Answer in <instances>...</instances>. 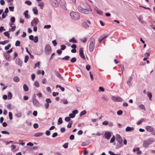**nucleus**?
<instances>
[{
  "mask_svg": "<svg viewBox=\"0 0 155 155\" xmlns=\"http://www.w3.org/2000/svg\"><path fill=\"white\" fill-rule=\"evenodd\" d=\"M23 88L24 90L25 91H27L28 90V88L27 85L26 84H24L23 86Z\"/></svg>",
  "mask_w": 155,
  "mask_h": 155,
  "instance_id": "obj_27",
  "label": "nucleus"
},
{
  "mask_svg": "<svg viewBox=\"0 0 155 155\" xmlns=\"http://www.w3.org/2000/svg\"><path fill=\"white\" fill-rule=\"evenodd\" d=\"M54 74L56 75L57 77L59 79H61L62 80H64L63 78L61 76L60 74L59 73V72L57 71H54Z\"/></svg>",
  "mask_w": 155,
  "mask_h": 155,
  "instance_id": "obj_13",
  "label": "nucleus"
},
{
  "mask_svg": "<svg viewBox=\"0 0 155 155\" xmlns=\"http://www.w3.org/2000/svg\"><path fill=\"white\" fill-rule=\"evenodd\" d=\"M40 64V63L39 62H37V63H35V64L34 68H35L36 67H39Z\"/></svg>",
  "mask_w": 155,
  "mask_h": 155,
  "instance_id": "obj_59",
  "label": "nucleus"
},
{
  "mask_svg": "<svg viewBox=\"0 0 155 155\" xmlns=\"http://www.w3.org/2000/svg\"><path fill=\"white\" fill-rule=\"evenodd\" d=\"M132 77L130 76L128 80L127 81V83L129 85H130L131 81H132Z\"/></svg>",
  "mask_w": 155,
  "mask_h": 155,
  "instance_id": "obj_26",
  "label": "nucleus"
},
{
  "mask_svg": "<svg viewBox=\"0 0 155 155\" xmlns=\"http://www.w3.org/2000/svg\"><path fill=\"white\" fill-rule=\"evenodd\" d=\"M61 102L63 103L64 104H67L68 103V101L66 99H62L61 100Z\"/></svg>",
  "mask_w": 155,
  "mask_h": 155,
  "instance_id": "obj_30",
  "label": "nucleus"
},
{
  "mask_svg": "<svg viewBox=\"0 0 155 155\" xmlns=\"http://www.w3.org/2000/svg\"><path fill=\"white\" fill-rule=\"evenodd\" d=\"M90 43L89 45V49L90 52H93L95 46V39L94 38H91L89 40Z\"/></svg>",
  "mask_w": 155,
  "mask_h": 155,
  "instance_id": "obj_3",
  "label": "nucleus"
},
{
  "mask_svg": "<svg viewBox=\"0 0 155 155\" xmlns=\"http://www.w3.org/2000/svg\"><path fill=\"white\" fill-rule=\"evenodd\" d=\"M68 143H64L63 145V147L64 148L66 149V148H67L68 147Z\"/></svg>",
  "mask_w": 155,
  "mask_h": 155,
  "instance_id": "obj_54",
  "label": "nucleus"
},
{
  "mask_svg": "<svg viewBox=\"0 0 155 155\" xmlns=\"http://www.w3.org/2000/svg\"><path fill=\"white\" fill-rule=\"evenodd\" d=\"M1 133L3 134H9V133L6 130H3L1 131Z\"/></svg>",
  "mask_w": 155,
  "mask_h": 155,
  "instance_id": "obj_61",
  "label": "nucleus"
},
{
  "mask_svg": "<svg viewBox=\"0 0 155 155\" xmlns=\"http://www.w3.org/2000/svg\"><path fill=\"white\" fill-rule=\"evenodd\" d=\"M65 120L66 121V122H69L71 120V119H70V118L69 117H66L65 118Z\"/></svg>",
  "mask_w": 155,
  "mask_h": 155,
  "instance_id": "obj_56",
  "label": "nucleus"
},
{
  "mask_svg": "<svg viewBox=\"0 0 155 155\" xmlns=\"http://www.w3.org/2000/svg\"><path fill=\"white\" fill-rule=\"evenodd\" d=\"M56 88L59 87V88L61 89L62 91L63 92L64 91L65 89L64 87H61V85H57L56 86Z\"/></svg>",
  "mask_w": 155,
  "mask_h": 155,
  "instance_id": "obj_29",
  "label": "nucleus"
},
{
  "mask_svg": "<svg viewBox=\"0 0 155 155\" xmlns=\"http://www.w3.org/2000/svg\"><path fill=\"white\" fill-rule=\"evenodd\" d=\"M116 137V140L118 143L116 146V148L118 149L122 147L123 145L122 143V139L121 137L119 134H117Z\"/></svg>",
  "mask_w": 155,
  "mask_h": 155,
  "instance_id": "obj_2",
  "label": "nucleus"
},
{
  "mask_svg": "<svg viewBox=\"0 0 155 155\" xmlns=\"http://www.w3.org/2000/svg\"><path fill=\"white\" fill-rule=\"evenodd\" d=\"M25 3L26 4H27L28 5H31L32 3L30 1L27 0L25 1Z\"/></svg>",
  "mask_w": 155,
  "mask_h": 155,
  "instance_id": "obj_49",
  "label": "nucleus"
},
{
  "mask_svg": "<svg viewBox=\"0 0 155 155\" xmlns=\"http://www.w3.org/2000/svg\"><path fill=\"white\" fill-rule=\"evenodd\" d=\"M33 105L36 107L39 106V103L38 101L37 100L35 99L32 100Z\"/></svg>",
  "mask_w": 155,
  "mask_h": 155,
  "instance_id": "obj_15",
  "label": "nucleus"
},
{
  "mask_svg": "<svg viewBox=\"0 0 155 155\" xmlns=\"http://www.w3.org/2000/svg\"><path fill=\"white\" fill-rule=\"evenodd\" d=\"M56 52L58 54L60 55L62 53V51L61 49H58L57 51Z\"/></svg>",
  "mask_w": 155,
  "mask_h": 155,
  "instance_id": "obj_64",
  "label": "nucleus"
},
{
  "mask_svg": "<svg viewBox=\"0 0 155 155\" xmlns=\"http://www.w3.org/2000/svg\"><path fill=\"white\" fill-rule=\"evenodd\" d=\"M73 124V121H71L69 122L67 126V127L68 128H70L71 127V125Z\"/></svg>",
  "mask_w": 155,
  "mask_h": 155,
  "instance_id": "obj_43",
  "label": "nucleus"
},
{
  "mask_svg": "<svg viewBox=\"0 0 155 155\" xmlns=\"http://www.w3.org/2000/svg\"><path fill=\"white\" fill-rule=\"evenodd\" d=\"M34 42L35 43H36L38 41V37L37 36H35L34 37Z\"/></svg>",
  "mask_w": 155,
  "mask_h": 155,
  "instance_id": "obj_37",
  "label": "nucleus"
},
{
  "mask_svg": "<svg viewBox=\"0 0 155 155\" xmlns=\"http://www.w3.org/2000/svg\"><path fill=\"white\" fill-rule=\"evenodd\" d=\"M8 99H11L12 97V94L10 92H9L8 93Z\"/></svg>",
  "mask_w": 155,
  "mask_h": 155,
  "instance_id": "obj_38",
  "label": "nucleus"
},
{
  "mask_svg": "<svg viewBox=\"0 0 155 155\" xmlns=\"http://www.w3.org/2000/svg\"><path fill=\"white\" fill-rule=\"evenodd\" d=\"M83 51L84 50L83 48H80L79 50L80 56L82 59H85V57Z\"/></svg>",
  "mask_w": 155,
  "mask_h": 155,
  "instance_id": "obj_9",
  "label": "nucleus"
},
{
  "mask_svg": "<svg viewBox=\"0 0 155 155\" xmlns=\"http://www.w3.org/2000/svg\"><path fill=\"white\" fill-rule=\"evenodd\" d=\"M74 138V136L73 134L71 135L69 137V139L71 140H73Z\"/></svg>",
  "mask_w": 155,
  "mask_h": 155,
  "instance_id": "obj_60",
  "label": "nucleus"
},
{
  "mask_svg": "<svg viewBox=\"0 0 155 155\" xmlns=\"http://www.w3.org/2000/svg\"><path fill=\"white\" fill-rule=\"evenodd\" d=\"M9 32L8 31H5L4 33V35L6 37H8V39H9L10 38V34L9 33Z\"/></svg>",
  "mask_w": 155,
  "mask_h": 155,
  "instance_id": "obj_28",
  "label": "nucleus"
},
{
  "mask_svg": "<svg viewBox=\"0 0 155 155\" xmlns=\"http://www.w3.org/2000/svg\"><path fill=\"white\" fill-rule=\"evenodd\" d=\"M70 57L69 56L67 55L66 56L63 58H58V59H61L62 60H66V61H68L69 59V58Z\"/></svg>",
  "mask_w": 155,
  "mask_h": 155,
  "instance_id": "obj_19",
  "label": "nucleus"
},
{
  "mask_svg": "<svg viewBox=\"0 0 155 155\" xmlns=\"http://www.w3.org/2000/svg\"><path fill=\"white\" fill-rule=\"evenodd\" d=\"M86 68L87 71H89L91 69V66L89 65H87L86 66Z\"/></svg>",
  "mask_w": 155,
  "mask_h": 155,
  "instance_id": "obj_57",
  "label": "nucleus"
},
{
  "mask_svg": "<svg viewBox=\"0 0 155 155\" xmlns=\"http://www.w3.org/2000/svg\"><path fill=\"white\" fill-rule=\"evenodd\" d=\"M14 80L16 82H18L20 81V79L18 76H15L13 78Z\"/></svg>",
  "mask_w": 155,
  "mask_h": 155,
  "instance_id": "obj_31",
  "label": "nucleus"
},
{
  "mask_svg": "<svg viewBox=\"0 0 155 155\" xmlns=\"http://www.w3.org/2000/svg\"><path fill=\"white\" fill-rule=\"evenodd\" d=\"M61 49L62 50H64L66 48V46L65 45H61Z\"/></svg>",
  "mask_w": 155,
  "mask_h": 155,
  "instance_id": "obj_51",
  "label": "nucleus"
},
{
  "mask_svg": "<svg viewBox=\"0 0 155 155\" xmlns=\"http://www.w3.org/2000/svg\"><path fill=\"white\" fill-rule=\"evenodd\" d=\"M81 41L83 43H85L87 41V38L86 37L83 38L82 39H81Z\"/></svg>",
  "mask_w": 155,
  "mask_h": 155,
  "instance_id": "obj_41",
  "label": "nucleus"
},
{
  "mask_svg": "<svg viewBox=\"0 0 155 155\" xmlns=\"http://www.w3.org/2000/svg\"><path fill=\"white\" fill-rule=\"evenodd\" d=\"M139 107L141 109H142L144 110H146L145 107L143 104H139Z\"/></svg>",
  "mask_w": 155,
  "mask_h": 155,
  "instance_id": "obj_34",
  "label": "nucleus"
},
{
  "mask_svg": "<svg viewBox=\"0 0 155 155\" xmlns=\"http://www.w3.org/2000/svg\"><path fill=\"white\" fill-rule=\"evenodd\" d=\"M134 129V128L133 127H129V126H128L126 128V131L127 132H128V131H133Z\"/></svg>",
  "mask_w": 155,
  "mask_h": 155,
  "instance_id": "obj_17",
  "label": "nucleus"
},
{
  "mask_svg": "<svg viewBox=\"0 0 155 155\" xmlns=\"http://www.w3.org/2000/svg\"><path fill=\"white\" fill-rule=\"evenodd\" d=\"M104 135L105 137L107 140H109L111 136V134L110 132H106L105 133Z\"/></svg>",
  "mask_w": 155,
  "mask_h": 155,
  "instance_id": "obj_14",
  "label": "nucleus"
},
{
  "mask_svg": "<svg viewBox=\"0 0 155 155\" xmlns=\"http://www.w3.org/2000/svg\"><path fill=\"white\" fill-rule=\"evenodd\" d=\"M111 99L113 101H115L120 102L122 100V99L121 97L116 96H112Z\"/></svg>",
  "mask_w": 155,
  "mask_h": 155,
  "instance_id": "obj_8",
  "label": "nucleus"
},
{
  "mask_svg": "<svg viewBox=\"0 0 155 155\" xmlns=\"http://www.w3.org/2000/svg\"><path fill=\"white\" fill-rule=\"evenodd\" d=\"M69 41L70 42L74 43H76L77 42V41L75 40L74 38H72L71 39L69 40Z\"/></svg>",
  "mask_w": 155,
  "mask_h": 155,
  "instance_id": "obj_24",
  "label": "nucleus"
},
{
  "mask_svg": "<svg viewBox=\"0 0 155 155\" xmlns=\"http://www.w3.org/2000/svg\"><path fill=\"white\" fill-rule=\"evenodd\" d=\"M43 133L42 132L37 133L35 134L34 135V136L36 137H38L42 136Z\"/></svg>",
  "mask_w": 155,
  "mask_h": 155,
  "instance_id": "obj_20",
  "label": "nucleus"
},
{
  "mask_svg": "<svg viewBox=\"0 0 155 155\" xmlns=\"http://www.w3.org/2000/svg\"><path fill=\"white\" fill-rule=\"evenodd\" d=\"M21 113L20 112H18L15 114V116L18 118L21 117Z\"/></svg>",
  "mask_w": 155,
  "mask_h": 155,
  "instance_id": "obj_35",
  "label": "nucleus"
},
{
  "mask_svg": "<svg viewBox=\"0 0 155 155\" xmlns=\"http://www.w3.org/2000/svg\"><path fill=\"white\" fill-rule=\"evenodd\" d=\"M9 143H13V144H19L20 145H21L23 146H24L25 145V143L24 142L19 143L16 142H14V141H10Z\"/></svg>",
  "mask_w": 155,
  "mask_h": 155,
  "instance_id": "obj_21",
  "label": "nucleus"
},
{
  "mask_svg": "<svg viewBox=\"0 0 155 155\" xmlns=\"http://www.w3.org/2000/svg\"><path fill=\"white\" fill-rule=\"evenodd\" d=\"M63 122V121L62 120V118L61 117H59L58 120V124H61Z\"/></svg>",
  "mask_w": 155,
  "mask_h": 155,
  "instance_id": "obj_36",
  "label": "nucleus"
},
{
  "mask_svg": "<svg viewBox=\"0 0 155 155\" xmlns=\"http://www.w3.org/2000/svg\"><path fill=\"white\" fill-rule=\"evenodd\" d=\"M91 24V22L89 20L84 21L83 22L82 24V26L84 28L87 29L89 28V25H90Z\"/></svg>",
  "mask_w": 155,
  "mask_h": 155,
  "instance_id": "obj_7",
  "label": "nucleus"
},
{
  "mask_svg": "<svg viewBox=\"0 0 155 155\" xmlns=\"http://www.w3.org/2000/svg\"><path fill=\"white\" fill-rule=\"evenodd\" d=\"M33 11L34 14L37 15L38 14V11L36 7L33 8Z\"/></svg>",
  "mask_w": 155,
  "mask_h": 155,
  "instance_id": "obj_23",
  "label": "nucleus"
},
{
  "mask_svg": "<svg viewBox=\"0 0 155 155\" xmlns=\"http://www.w3.org/2000/svg\"><path fill=\"white\" fill-rule=\"evenodd\" d=\"M11 44H8L7 46H5V50H8L9 48L11 47Z\"/></svg>",
  "mask_w": 155,
  "mask_h": 155,
  "instance_id": "obj_47",
  "label": "nucleus"
},
{
  "mask_svg": "<svg viewBox=\"0 0 155 155\" xmlns=\"http://www.w3.org/2000/svg\"><path fill=\"white\" fill-rule=\"evenodd\" d=\"M49 106V103H46L45 104H44V106H45V108L46 109H47L48 108Z\"/></svg>",
  "mask_w": 155,
  "mask_h": 155,
  "instance_id": "obj_50",
  "label": "nucleus"
},
{
  "mask_svg": "<svg viewBox=\"0 0 155 155\" xmlns=\"http://www.w3.org/2000/svg\"><path fill=\"white\" fill-rule=\"evenodd\" d=\"M154 142L153 138H150L144 141L143 146L145 147H147L151 143Z\"/></svg>",
  "mask_w": 155,
  "mask_h": 155,
  "instance_id": "obj_6",
  "label": "nucleus"
},
{
  "mask_svg": "<svg viewBox=\"0 0 155 155\" xmlns=\"http://www.w3.org/2000/svg\"><path fill=\"white\" fill-rule=\"evenodd\" d=\"M20 44V41H17L15 43V45L16 46H19Z\"/></svg>",
  "mask_w": 155,
  "mask_h": 155,
  "instance_id": "obj_46",
  "label": "nucleus"
},
{
  "mask_svg": "<svg viewBox=\"0 0 155 155\" xmlns=\"http://www.w3.org/2000/svg\"><path fill=\"white\" fill-rule=\"evenodd\" d=\"M15 63L16 64L21 67L22 65V61L21 59L19 58H17L15 60Z\"/></svg>",
  "mask_w": 155,
  "mask_h": 155,
  "instance_id": "obj_12",
  "label": "nucleus"
},
{
  "mask_svg": "<svg viewBox=\"0 0 155 155\" xmlns=\"http://www.w3.org/2000/svg\"><path fill=\"white\" fill-rule=\"evenodd\" d=\"M147 96L148 97L149 99L150 100H151V98L152 97V94L148 91H147Z\"/></svg>",
  "mask_w": 155,
  "mask_h": 155,
  "instance_id": "obj_25",
  "label": "nucleus"
},
{
  "mask_svg": "<svg viewBox=\"0 0 155 155\" xmlns=\"http://www.w3.org/2000/svg\"><path fill=\"white\" fill-rule=\"evenodd\" d=\"M3 55L5 57L6 60H9L10 57V56L9 55L7 54V53L6 52H4L3 53Z\"/></svg>",
  "mask_w": 155,
  "mask_h": 155,
  "instance_id": "obj_18",
  "label": "nucleus"
},
{
  "mask_svg": "<svg viewBox=\"0 0 155 155\" xmlns=\"http://www.w3.org/2000/svg\"><path fill=\"white\" fill-rule=\"evenodd\" d=\"M50 2L54 7H57L58 5V3L57 0H50Z\"/></svg>",
  "mask_w": 155,
  "mask_h": 155,
  "instance_id": "obj_10",
  "label": "nucleus"
},
{
  "mask_svg": "<svg viewBox=\"0 0 155 155\" xmlns=\"http://www.w3.org/2000/svg\"><path fill=\"white\" fill-rule=\"evenodd\" d=\"M83 5L84 8L79 6L78 7V10L82 13L86 14H89L90 13L89 11H92L90 6L86 3H83Z\"/></svg>",
  "mask_w": 155,
  "mask_h": 155,
  "instance_id": "obj_1",
  "label": "nucleus"
},
{
  "mask_svg": "<svg viewBox=\"0 0 155 155\" xmlns=\"http://www.w3.org/2000/svg\"><path fill=\"white\" fill-rule=\"evenodd\" d=\"M44 3L43 2H39L38 4V5L40 6V8L41 9H43V7L44 6Z\"/></svg>",
  "mask_w": 155,
  "mask_h": 155,
  "instance_id": "obj_22",
  "label": "nucleus"
},
{
  "mask_svg": "<svg viewBox=\"0 0 155 155\" xmlns=\"http://www.w3.org/2000/svg\"><path fill=\"white\" fill-rule=\"evenodd\" d=\"M29 59V56L28 55H26L25 57L24 62L25 63H27Z\"/></svg>",
  "mask_w": 155,
  "mask_h": 155,
  "instance_id": "obj_48",
  "label": "nucleus"
},
{
  "mask_svg": "<svg viewBox=\"0 0 155 155\" xmlns=\"http://www.w3.org/2000/svg\"><path fill=\"white\" fill-rule=\"evenodd\" d=\"M24 15H25V18H30V16L29 15H28V13H24Z\"/></svg>",
  "mask_w": 155,
  "mask_h": 155,
  "instance_id": "obj_55",
  "label": "nucleus"
},
{
  "mask_svg": "<svg viewBox=\"0 0 155 155\" xmlns=\"http://www.w3.org/2000/svg\"><path fill=\"white\" fill-rule=\"evenodd\" d=\"M75 116V115L72 113H71L69 114V117L70 118H74Z\"/></svg>",
  "mask_w": 155,
  "mask_h": 155,
  "instance_id": "obj_62",
  "label": "nucleus"
},
{
  "mask_svg": "<svg viewBox=\"0 0 155 155\" xmlns=\"http://www.w3.org/2000/svg\"><path fill=\"white\" fill-rule=\"evenodd\" d=\"M16 28V26H14L12 27V28H9V31L10 32L11 31H14Z\"/></svg>",
  "mask_w": 155,
  "mask_h": 155,
  "instance_id": "obj_40",
  "label": "nucleus"
},
{
  "mask_svg": "<svg viewBox=\"0 0 155 155\" xmlns=\"http://www.w3.org/2000/svg\"><path fill=\"white\" fill-rule=\"evenodd\" d=\"M9 42V41L8 40H5L4 41H1L0 42V44L2 45H5V44Z\"/></svg>",
  "mask_w": 155,
  "mask_h": 155,
  "instance_id": "obj_33",
  "label": "nucleus"
},
{
  "mask_svg": "<svg viewBox=\"0 0 155 155\" xmlns=\"http://www.w3.org/2000/svg\"><path fill=\"white\" fill-rule=\"evenodd\" d=\"M46 90L47 92H51V90L49 87H48L46 88Z\"/></svg>",
  "mask_w": 155,
  "mask_h": 155,
  "instance_id": "obj_63",
  "label": "nucleus"
},
{
  "mask_svg": "<svg viewBox=\"0 0 155 155\" xmlns=\"http://www.w3.org/2000/svg\"><path fill=\"white\" fill-rule=\"evenodd\" d=\"M87 112L86 110H84L82 111L80 114V116H81L82 115H84L86 114Z\"/></svg>",
  "mask_w": 155,
  "mask_h": 155,
  "instance_id": "obj_32",
  "label": "nucleus"
},
{
  "mask_svg": "<svg viewBox=\"0 0 155 155\" xmlns=\"http://www.w3.org/2000/svg\"><path fill=\"white\" fill-rule=\"evenodd\" d=\"M145 128L146 130L149 132H151L154 129V128L152 127H151L149 126H147L145 127Z\"/></svg>",
  "mask_w": 155,
  "mask_h": 155,
  "instance_id": "obj_16",
  "label": "nucleus"
},
{
  "mask_svg": "<svg viewBox=\"0 0 155 155\" xmlns=\"http://www.w3.org/2000/svg\"><path fill=\"white\" fill-rule=\"evenodd\" d=\"M123 111L121 110H119L117 112V114L118 115H120L122 114Z\"/></svg>",
  "mask_w": 155,
  "mask_h": 155,
  "instance_id": "obj_52",
  "label": "nucleus"
},
{
  "mask_svg": "<svg viewBox=\"0 0 155 155\" xmlns=\"http://www.w3.org/2000/svg\"><path fill=\"white\" fill-rule=\"evenodd\" d=\"M9 117L10 120H12L13 119L12 114V112H9L8 113Z\"/></svg>",
  "mask_w": 155,
  "mask_h": 155,
  "instance_id": "obj_42",
  "label": "nucleus"
},
{
  "mask_svg": "<svg viewBox=\"0 0 155 155\" xmlns=\"http://www.w3.org/2000/svg\"><path fill=\"white\" fill-rule=\"evenodd\" d=\"M144 120V119L143 118L142 119L140 120L139 121H138L137 123V125H139L141 123H142V122H143Z\"/></svg>",
  "mask_w": 155,
  "mask_h": 155,
  "instance_id": "obj_45",
  "label": "nucleus"
},
{
  "mask_svg": "<svg viewBox=\"0 0 155 155\" xmlns=\"http://www.w3.org/2000/svg\"><path fill=\"white\" fill-rule=\"evenodd\" d=\"M38 22V18H35L31 22V24L32 26H34V25H37Z\"/></svg>",
  "mask_w": 155,
  "mask_h": 155,
  "instance_id": "obj_11",
  "label": "nucleus"
},
{
  "mask_svg": "<svg viewBox=\"0 0 155 155\" xmlns=\"http://www.w3.org/2000/svg\"><path fill=\"white\" fill-rule=\"evenodd\" d=\"M51 51V46L49 44L47 45L45 48V52L46 55H49Z\"/></svg>",
  "mask_w": 155,
  "mask_h": 155,
  "instance_id": "obj_5",
  "label": "nucleus"
},
{
  "mask_svg": "<svg viewBox=\"0 0 155 155\" xmlns=\"http://www.w3.org/2000/svg\"><path fill=\"white\" fill-rule=\"evenodd\" d=\"M76 61V58L74 57H73L71 58V59L70 60V61L71 63H74Z\"/></svg>",
  "mask_w": 155,
  "mask_h": 155,
  "instance_id": "obj_39",
  "label": "nucleus"
},
{
  "mask_svg": "<svg viewBox=\"0 0 155 155\" xmlns=\"http://www.w3.org/2000/svg\"><path fill=\"white\" fill-rule=\"evenodd\" d=\"M70 15L72 18L74 19L77 20L80 18V16L79 14L76 12H71Z\"/></svg>",
  "mask_w": 155,
  "mask_h": 155,
  "instance_id": "obj_4",
  "label": "nucleus"
},
{
  "mask_svg": "<svg viewBox=\"0 0 155 155\" xmlns=\"http://www.w3.org/2000/svg\"><path fill=\"white\" fill-rule=\"evenodd\" d=\"M10 21L12 22V23H14L15 21V18L14 17H12L10 18Z\"/></svg>",
  "mask_w": 155,
  "mask_h": 155,
  "instance_id": "obj_53",
  "label": "nucleus"
},
{
  "mask_svg": "<svg viewBox=\"0 0 155 155\" xmlns=\"http://www.w3.org/2000/svg\"><path fill=\"white\" fill-rule=\"evenodd\" d=\"M34 85L36 87H39V82L37 81H36L34 83Z\"/></svg>",
  "mask_w": 155,
  "mask_h": 155,
  "instance_id": "obj_44",
  "label": "nucleus"
},
{
  "mask_svg": "<svg viewBox=\"0 0 155 155\" xmlns=\"http://www.w3.org/2000/svg\"><path fill=\"white\" fill-rule=\"evenodd\" d=\"M46 103H49L51 102V101L50 98H47L45 100Z\"/></svg>",
  "mask_w": 155,
  "mask_h": 155,
  "instance_id": "obj_58",
  "label": "nucleus"
}]
</instances>
